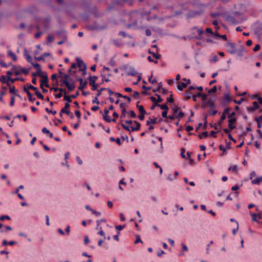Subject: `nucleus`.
Wrapping results in <instances>:
<instances>
[{
	"mask_svg": "<svg viewBox=\"0 0 262 262\" xmlns=\"http://www.w3.org/2000/svg\"><path fill=\"white\" fill-rule=\"evenodd\" d=\"M226 47L228 48V52L232 54H235L237 52L236 45L233 42H228Z\"/></svg>",
	"mask_w": 262,
	"mask_h": 262,
	"instance_id": "1",
	"label": "nucleus"
},
{
	"mask_svg": "<svg viewBox=\"0 0 262 262\" xmlns=\"http://www.w3.org/2000/svg\"><path fill=\"white\" fill-rule=\"evenodd\" d=\"M77 62V66L79 68H81L83 66L82 68L80 69L79 70L80 71L83 72V75H85L86 74V66L85 64L84 63L82 60H81L80 58H77L76 59Z\"/></svg>",
	"mask_w": 262,
	"mask_h": 262,
	"instance_id": "2",
	"label": "nucleus"
},
{
	"mask_svg": "<svg viewBox=\"0 0 262 262\" xmlns=\"http://www.w3.org/2000/svg\"><path fill=\"white\" fill-rule=\"evenodd\" d=\"M195 30L196 31L197 33H198V35H194L192 36V37L198 39H201V35L204 33V31L202 29L199 28L198 27H194L192 29V31H195Z\"/></svg>",
	"mask_w": 262,
	"mask_h": 262,
	"instance_id": "3",
	"label": "nucleus"
},
{
	"mask_svg": "<svg viewBox=\"0 0 262 262\" xmlns=\"http://www.w3.org/2000/svg\"><path fill=\"white\" fill-rule=\"evenodd\" d=\"M63 83L66 85L69 91H73L75 88V85L74 83H70L69 81L62 80Z\"/></svg>",
	"mask_w": 262,
	"mask_h": 262,
	"instance_id": "4",
	"label": "nucleus"
},
{
	"mask_svg": "<svg viewBox=\"0 0 262 262\" xmlns=\"http://www.w3.org/2000/svg\"><path fill=\"white\" fill-rule=\"evenodd\" d=\"M196 96L199 97H201L204 101H206V99H207V95L206 94H202L201 93H198L195 95H193L192 96V99L193 101H196Z\"/></svg>",
	"mask_w": 262,
	"mask_h": 262,
	"instance_id": "5",
	"label": "nucleus"
},
{
	"mask_svg": "<svg viewBox=\"0 0 262 262\" xmlns=\"http://www.w3.org/2000/svg\"><path fill=\"white\" fill-rule=\"evenodd\" d=\"M41 77L42 78V79L40 80V82L44 83L45 86L46 88H50V85L48 84L49 78L47 75H46L45 76L42 75Z\"/></svg>",
	"mask_w": 262,
	"mask_h": 262,
	"instance_id": "6",
	"label": "nucleus"
},
{
	"mask_svg": "<svg viewBox=\"0 0 262 262\" xmlns=\"http://www.w3.org/2000/svg\"><path fill=\"white\" fill-rule=\"evenodd\" d=\"M252 104H253V106L252 107H247V110L248 111H249V112L250 111L254 112L256 110H257V109H258L259 108V105H258V103L256 101H254L252 103Z\"/></svg>",
	"mask_w": 262,
	"mask_h": 262,
	"instance_id": "7",
	"label": "nucleus"
},
{
	"mask_svg": "<svg viewBox=\"0 0 262 262\" xmlns=\"http://www.w3.org/2000/svg\"><path fill=\"white\" fill-rule=\"evenodd\" d=\"M24 55L25 58L27 59V61L30 63L32 62V58L31 56L29 55V52L25 50L24 53Z\"/></svg>",
	"mask_w": 262,
	"mask_h": 262,
	"instance_id": "8",
	"label": "nucleus"
},
{
	"mask_svg": "<svg viewBox=\"0 0 262 262\" xmlns=\"http://www.w3.org/2000/svg\"><path fill=\"white\" fill-rule=\"evenodd\" d=\"M236 121V119L235 118H233V119H229L228 120V127L229 128L232 130L235 128V126L233 125V123L235 122Z\"/></svg>",
	"mask_w": 262,
	"mask_h": 262,
	"instance_id": "9",
	"label": "nucleus"
},
{
	"mask_svg": "<svg viewBox=\"0 0 262 262\" xmlns=\"http://www.w3.org/2000/svg\"><path fill=\"white\" fill-rule=\"evenodd\" d=\"M134 123L136 124V127L130 126L131 132L139 130L141 127V124L139 122L134 121Z\"/></svg>",
	"mask_w": 262,
	"mask_h": 262,
	"instance_id": "10",
	"label": "nucleus"
},
{
	"mask_svg": "<svg viewBox=\"0 0 262 262\" xmlns=\"http://www.w3.org/2000/svg\"><path fill=\"white\" fill-rule=\"evenodd\" d=\"M50 55V53H44L40 56L38 57H35V59L37 61H40L44 60L45 58Z\"/></svg>",
	"mask_w": 262,
	"mask_h": 262,
	"instance_id": "11",
	"label": "nucleus"
},
{
	"mask_svg": "<svg viewBox=\"0 0 262 262\" xmlns=\"http://www.w3.org/2000/svg\"><path fill=\"white\" fill-rule=\"evenodd\" d=\"M98 79V77L96 76H90L89 78V84L94 85L96 84V81Z\"/></svg>",
	"mask_w": 262,
	"mask_h": 262,
	"instance_id": "12",
	"label": "nucleus"
},
{
	"mask_svg": "<svg viewBox=\"0 0 262 262\" xmlns=\"http://www.w3.org/2000/svg\"><path fill=\"white\" fill-rule=\"evenodd\" d=\"M206 104L209 106L211 109H214L215 108V103L214 101L211 99H209L208 101H206Z\"/></svg>",
	"mask_w": 262,
	"mask_h": 262,
	"instance_id": "13",
	"label": "nucleus"
},
{
	"mask_svg": "<svg viewBox=\"0 0 262 262\" xmlns=\"http://www.w3.org/2000/svg\"><path fill=\"white\" fill-rule=\"evenodd\" d=\"M87 84L88 81L86 80L83 81V79L82 80H80V86H79L78 89L80 90H82L86 86Z\"/></svg>",
	"mask_w": 262,
	"mask_h": 262,
	"instance_id": "14",
	"label": "nucleus"
},
{
	"mask_svg": "<svg viewBox=\"0 0 262 262\" xmlns=\"http://www.w3.org/2000/svg\"><path fill=\"white\" fill-rule=\"evenodd\" d=\"M127 74L128 75L134 76L137 74V72L134 68L130 67L129 68V71L127 72Z\"/></svg>",
	"mask_w": 262,
	"mask_h": 262,
	"instance_id": "15",
	"label": "nucleus"
},
{
	"mask_svg": "<svg viewBox=\"0 0 262 262\" xmlns=\"http://www.w3.org/2000/svg\"><path fill=\"white\" fill-rule=\"evenodd\" d=\"M66 92H64V94H63V100L64 101H67V103H70L72 102V97H71V96H68L66 94Z\"/></svg>",
	"mask_w": 262,
	"mask_h": 262,
	"instance_id": "16",
	"label": "nucleus"
},
{
	"mask_svg": "<svg viewBox=\"0 0 262 262\" xmlns=\"http://www.w3.org/2000/svg\"><path fill=\"white\" fill-rule=\"evenodd\" d=\"M1 81L3 83H6L7 85L8 86H10V83H9L8 81L9 80H8V78H6V76L5 75H2V78H1Z\"/></svg>",
	"mask_w": 262,
	"mask_h": 262,
	"instance_id": "17",
	"label": "nucleus"
},
{
	"mask_svg": "<svg viewBox=\"0 0 262 262\" xmlns=\"http://www.w3.org/2000/svg\"><path fill=\"white\" fill-rule=\"evenodd\" d=\"M224 100L227 103L230 102L231 98L230 95L229 94H225L224 96Z\"/></svg>",
	"mask_w": 262,
	"mask_h": 262,
	"instance_id": "18",
	"label": "nucleus"
},
{
	"mask_svg": "<svg viewBox=\"0 0 262 262\" xmlns=\"http://www.w3.org/2000/svg\"><path fill=\"white\" fill-rule=\"evenodd\" d=\"M70 105L69 103H66L65 104H64V106L63 107V108H62L61 111V113H66L68 111V109L70 107Z\"/></svg>",
	"mask_w": 262,
	"mask_h": 262,
	"instance_id": "19",
	"label": "nucleus"
},
{
	"mask_svg": "<svg viewBox=\"0 0 262 262\" xmlns=\"http://www.w3.org/2000/svg\"><path fill=\"white\" fill-rule=\"evenodd\" d=\"M187 84L185 82H182L180 84L177 86V88L180 91H182L184 88H186Z\"/></svg>",
	"mask_w": 262,
	"mask_h": 262,
	"instance_id": "20",
	"label": "nucleus"
},
{
	"mask_svg": "<svg viewBox=\"0 0 262 262\" xmlns=\"http://www.w3.org/2000/svg\"><path fill=\"white\" fill-rule=\"evenodd\" d=\"M31 64L34 67V68L37 71H41V67L39 64L37 63H34L33 62H32Z\"/></svg>",
	"mask_w": 262,
	"mask_h": 262,
	"instance_id": "21",
	"label": "nucleus"
},
{
	"mask_svg": "<svg viewBox=\"0 0 262 262\" xmlns=\"http://www.w3.org/2000/svg\"><path fill=\"white\" fill-rule=\"evenodd\" d=\"M8 55L11 57L14 61H16L17 57L16 55L13 53L11 51H9L8 52Z\"/></svg>",
	"mask_w": 262,
	"mask_h": 262,
	"instance_id": "22",
	"label": "nucleus"
},
{
	"mask_svg": "<svg viewBox=\"0 0 262 262\" xmlns=\"http://www.w3.org/2000/svg\"><path fill=\"white\" fill-rule=\"evenodd\" d=\"M179 110V107L178 105H174L172 108V113L174 115L177 114L178 113Z\"/></svg>",
	"mask_w": 262,
	"mask_h": 262,
	"instance_id": "23",
	"label": "nucleus"
},
{
	"mask_svg": "<svg viewBox=\"0 0 262 262\" xmlns=\"http://www.w3.org/2000/svg\"><path fill=\"white\" fill-rule=\"evenodd\" d=\"M237 52L235 54H237L239 56H242L244 51V49L243 47H241L240 48L237 49Z\"/></svg>",
	"mask_w": 262,
	"mask_h": 262,
	"instance_id": "24",
	"label": "nucleus"
},
{
	"mask_svg": "<svg viewBox=\"0 0 262 262\" xmlns=\"http://www.w3.org/2000/svg\"><path fill=\"white\" fill-rule=\"evenodd\" d=\"M119 35L120 36H121L123 37H128L129 38H132V36L129 35H127L124 31H120L119 32Z\"/></svg>",
	"mask_w": 262,
	"mask_h": 262,
	"instance_id": "25",
	"label": "nucleus"
},
{
	"mask_svg": "<svg viewBox=\"0 0 262 262\" xmlns=\"http://www.w3.org/2000/svg\"><path fill=\"white\" fill-rule=\"evenodd\" d=\"M226 116L224 115V114H222L221 116L220 121L218 122V125L220 126L222 125V122L226 119Z\"/></svg>",
	"mask_w": 262,
	"mask_h": 262,
	"instance_id": "26",
	"label": "nucleus"
},
{
	"mask_svg": "<svg viewBox=\"0 0 262 262\" xmlns=\"http://www.w3.org/2000/svg\"><path fill=\"white\" fill-rule=\"evenodd\" d=\"M107 64L111 67H115L116 66V61L115 59L113 58H111Z\"/></svg>",
	"mask_w": 262,
	"mask_h": 262,
	"instance_id": "27",
	"label": "nucleus"
},
{
	"mask_svg": "<svg viewBox=\"0 0 262 262\" xmlns=\"http://www.w3.org/2000/svg\"><path fill=\"white\" fill-rule=\"evenodd\" d=\"M35 94L36 95V96L37 97V98L38 99H40L42 100L43 99V98H44L43 96L38 91H37V90L35 92Z\"/></svg>",
	"mask_w": 262,
	"mask_h": 262,
	"instance_id": "28",
	"label": "nucleus"
},
{
	"mask_svg": "<svg viewBox=\"0 0 262 262\" xmlns=\"http://www.w3.org/2000/svg\"><path fill=\"white\" fill-rule=\"evenodd\" d=\"M138 108L141 114H146V112L144 108V107L142 105H140V106H138Z\"/></svg>",
	"mask_w": 262,
	"mask_h": 262,
	"instance_id": "29",
	"label": "nucleus"
},
{
	"mask_svg": "<svg viewBox=\"0 0 262 262\" xmlns=\"http://www.w3.org/2000/svg\"><path fill=\"white\" fill-rule=\"evenodd\" d=\"M184 96L186 100H189L191 97V93L187 91L186 93L184 94Z\"/></svg>",
	"mask_w": 262,
	"mask_h": 262,
	"instance_id": "30",
	"label": "nucleus"
},
{
	"mask_svg": "<svg viewBox=\"0 0 262 262\" xmlns=\"http://www.w3.org/2000/svg\"><path fill=\"white\" fill-rule=\"evenodd\" d=\"M27 95L30 101L33 102L35 100V98L33 97L32 94L30 92L28 93Z\"/></svg>",
	"mask_w": 262,
	"mask_h": 262,
	"instance_id": "31",
	"label": "nucleus"
},
{
	"mask_svg": "<svg viewBox=\"0 0 262 262\" xmlns=\"http://www.w3.org/2000/svg\"><path fill=\"white\" fill-rule=\"evenodd\" d=\"M159 107L161 110H163L164 111H168L169 110V107H168L166 104H159Z\"/></svg>",
	"mask_w": 262,
	"mask_h": 262,
	"instance_id": "32",
	"label": "nucleus"
},
{
	"mask_svg": "<svg viewBox=\"0 0 262 262\" xmlns=\"http://www.w3.org/2000/svg\"><path fill=\"white\" fill-rule=\"evenodd\" d=\"M208 136V133L207 132H204L202 133V135H199V138L200 139H203V137L207 138Z\"/></svg>",
	"mask_w": 262,
	"mask_h": 262,
	"instance_id": "33",
	"label": "nucleus"
},
{
	"mask_svg": "<svg viewBox=\"0 0 262 262\" xmlns=\"http://www.w3.org/2000/svg\"><path fill=\"white\" fill-rule=\"evenodd\" d=\"M167 180L168 181H172L174 180H176V177H172V176L171 174H169L167 176Z\"/></svg>",
	"mask_w": 262,
	"mask_h": 262,
	"instance_id": "34",
	"label": "nucleus"
},
{
	"mask_svg": "<svg viewBox=\"0 0 262 262\" xmlns=\"http://www.w3.org/2000/svg\"><path fill=\"white\" fill-rule=\"evenodd\" d=\"M260 182V177L257 178L255 179L252 181V183L253 184H258Z\"/></svg>",
	"mask_w": 262,
	"mask_h": 262,
	"instance_id": "35",
	"label": "nucleus"
},
{
	"mask_svg": "<svg viewBox=\"0 0 262 262\" xmlns=\"http://www.w3.org/2000/svg\"><path fill=\"white\" fill-rule=\"evenodd\" d=\"M32 76L33 77H36V76H39V77H41L42 76V74H41V71H36V73H33L32 74Z\"/></svg>",
	"mask_w": 262,
	"mask_h": 262,
	"instance_id": "36",
	"label": "nucleus"
},
{
	"mask_svg": "<svg viewBox=\"0 0 262 262\" xmlns=\"http://www.w3.org/2000/svg\"><path fill=\"white\" fill-rule=\"evenodd\" d=\"M124 227H125V226H124V225H123V226H122V225H118V226H116L115 227L116 229L118 231V234H120L119 231H121V230H122L124 228Z\"/></svg>",
	"mask_w": 262,
	"mask_h": 262,
	"instance_id": "37",
	"label": "nucleus"
},
{
	"mask_svg": "<svg viewBox=\"0 0 262 262\" xmlns=\"http://www.w3.org/2000/svg\"><path fill=\"white\" fill-rule=\"evenodd\" d=\"M216 92V86H213L212 89H210L208 91V93L209 94H211V93H214Z\"/></svg>",
	"mask_w": 262,
	"mask_h": 262,
	"instance_id": "38",
	"label": "nucleus"
},
{
	"mask_svg": "<svg viewBox=\"0 0 262 262\" xmlns=\"http://www.w3.org/2000/svg\"><path fill=\"white\" fill-rule=\"evenodd\" d=\"M217 111L214 109L212 111V112H211V111H209L207 114L208 115L215 116L217 114Z\"/></svg>",
	"mask_w": 262,
	"mask_h": 262,
	"instance_id": "39",
	"label": "nucleus"
},
{
	"mask_svg": "<svg viewBox=\"0 0 262 262\" xmlns=\"http://www.w3.org/2000/svg\"><path fill=\"white\" fill-rule=\"evenodd\" d=\"M27 85L28 89L29 90H34L35 91L37 90V88L36 87H35L30 84H27Z\"/></svg>",
	"mask_w": 262,
	"mask_h": 262,
	"instance_id": "40",
	"label": "nucleus"
},
{
	"mask_svg": "<svg viewBox=\"0 0 262 262\" xmlns=\"http://www.w3.org/2000/svg\"><path fill=\"white\" fill-rule=\"evenodd\" d=\"M56 34L58 36H60V35H62L64 37H65V39H66V34H65V33L63 31H58L56 32Z\"/></svg>",
	"mask_w": 262,
	"mask_h": 262,
	"instance_id": "41",
	"label": "nucleus"
},
{
	"mask_svg": "<svg viewBox=\"0 0 262 262\" xmlns=\"http://www.w3.org/2000/svg\"><path fill=\"white\" fill-rule=\"evenodd\" d=\"M228 170L229 171H232L233 172H236V170H237V166L236 165H233L232 166H230L229 168H228Z\"/></svg>",
	"mask_w": 262,
	"mask_h": 262,
	"instance_id": "42",
	"label": "nucleus"
},
{
	"mask_svg": "<svg viewBox=\"0 0 262 262\" xmlns=\"http://www.w3.org/2000/svg\"><path fill=\"white\" fill-rule=\"evenodd\" d=\"M5 219H7L8 220H10V217L9 215H2L0 216V220L3 221Z\"/></svg>",
	"mask_w": 262,
	"mask_h": 262,
	"instance_id": "43",
	"label": "nucleus"
},
{
	"mask_svg": "<svg viewBox=\"0 0 262 262\" xmlns=\"http://www.w3.org/2000/svg\"><path fill=\"white\" fill-rule=\"evenodd\" d=\"M245 100V99L244 98H241V99L238 101L234 99L233 100V102L235 103V104H241L242 102H243Z\"/></svg>",
	"mask_w": 262,
	"mask_h": 262,
	"instance_id": "44",
	"label": "nucleus"
},
{
	"mask_svg": "<svg viewBox=\"0 0 262 262\" xmlns=\"http://www.w3.org/2000/svg\"><path fill=\"white\" fill-rule=\"evenodd\" d=\"M103 119L107 122H111V117L108 115H107L106 116L103 115Z\"/></svg>",
	"mask_w": 262,
	"mask_h": 262,
	"instance_id": "45",
	"label": "nucleus"
},
{
	"mask_svg": "<svg viewBox=\"0 0 262 262\" xmlns=\"http://www.w3.org/2000/svg\"><path fill=\"white\" fill-rule=\"evenodd\" d=\"M92 213L94 214L96 217H99L101 215L100 212L95 211V210H92Z\"/></svg>",
	"mask_w": 262,
	"mask_h": 262,
	"instance_id": "46",
	"label": "nucleus"
},
{
	"mask_svg": "<svg viewBox=\"0 0 262 262\" xmlns=\"http://www.w3.org/2000/svg\"><path fill=\"white\" fill-rule=\"evenodd\" d=\"M6 92L5 91H1L0 92V101L3 102V96L5 95Z\"/></svg>",
	"mask_w": 262,
	"mask_h": 262,
	"instance_id": "47",
	"label": "nucleus"
},
{
	"mask_svg": "<svg viewBox=\"0 0 262 262\" xmlns=\"http://www.w3.org/2000/svg\"><path fill=\"white\" fill-rule=\"evenodd\" d=\"M98 234L104 236V238H105V233L104 231L102 230V227H100V231L98 232Z\"/></svg>",
	"mask_w": 262,
	"mask_h": 262,
	"instance_id": "48",
	"label": "nucleus"
},
{
	"mask_svg": "<svg viewBox=\"0 0 262 262\" xmlns=\"http://www.w3.org/2000/svg\"><path fill=\"white\" fill-rule=\"evenodd\" d=\"M121 112H122V114L120 116V118L121 119H123V118L125 117V114L126 113H127V111H126L125 108H123L121 110Z\"/></svg>",
	"mask_w": 262,
	"mask_h": 262,
	"instance_id": "49",
	"label": "nucleus"
},
{
	"mask_svg": "<svg viewBox=\"0 0 262 262\" xmlns=\"http://www.w3.org/2000/svg\"><path fill=\"white\" fill-rule=\"evenodd\" d=\"M167 102H169V103L173 102L174 99H173V98L172 97V94L170 95L169 97H168L167 98Z\"/></svg>",
	"mask_w": 262,
	"mask_h": 262,
	"instance_id": "50",
	"label": "nucleus"
},
{
	"mask_svg": "<svg viewBox=\"0 0 262 262\" xmlns=\"http://www.w3.org/2000/svg\"><path fill=\"white\" fill-rule=\"evenodd\" d=\"M176 116H178L176 118H182V117H184V113L182 112H179V113H177V114H176Z\"/></svg>",
	"mask_w": 262,
	"mask_h": 262,
	"instance_id": "51",
	"label": "nucleus"
},
{
	"mask_svg": "<svg viewBox=\"0 0 262 262\" xmlns=\"http://www.w3.org/2000/svg\"><path fill=\"white\" fill-rule=\"evenodd\" d=\"M257 214H256L255 213L252 214V220L253 221L259 222V221H258L257 220Z\"/></svg>",
	"mask_w": 262,
	"mask_h": 262,
	"instance_id": "52",
	"label": "nucleus"
},
{
	"mask_svg": "<svg viewBox=\"0 0 262 262\" xmlns=\"http://www.w3.org/2000/svg\"><path fill=\"white\" fill-rule=\"evenodd\" d=\"M213 244V241H211L210 242L209 244L207 245V248H206V253L207 254H209V246Z\"/></svg>",
	"mask_w": 262,
	"mask_h": 262,
	"instance_id": "53",
	"label": "nucleus"
},
{
	"mask_svg": "<svg viewBox=\"0 0 262 262\" xmlns=\"http://www.w3.org/2000/svg\"><path fill=\"white\" fill-rule=\"evenodd\" d=\"M63 77L64 78L63 80L69 81V80H72V79L70 78V75L69 74H63Z\"/></svg>",
	"mask_w": 262,
	"mask_h": 262,
	"instance_id": "54",
	"label": "nucleus"
},
{
	"mask_svg": "<svg viewBox=\"0 0 262 262\" xmlns=\"http://www.w3.org/2000/svg\"><path fill=\"white\" fill-rule=\"evenodd\" d=\"M19 79V78H16L15 79H12L10 76H8V80L10 81L12 83H13L15 81L18 80Z\"/></svg>",
	"mask_w": 262,
	"mask_h": 262,
	"instance_id": "55",
	"label": "nucleus"
},
{
	"mask_svg": "<svg viewBox=\"0 0 262 262\" xmlns=\"http://www.w3.org/2000/svg\"><path fill=\"white\" fill-rule=\"evenodd\" d=\"M260 46L259 44H257L255 45V46L253 48V50L254 52H257V51H259L260 50Z\"/></svg>",
	"mask_w": 262,
	"mask_h": 262,
	"instance_id": "56",
	"label": "nucleus"
},
{
	"mask_svg": "<svg viewBox=\"0 0 262 262\" xmlns=\"http://www.w3.org/2000/svg\"><path fill=\"white\" fill-rule=\"evenodd\" d=\"M21 73H24L25 75H27L29 73V70L25 68H21L20 69Z\"/></svg>",
	"mask_w": 262,
	"mask_h": 262,
	"instance_id": "57",
	"label": "nucleus"
},
{
	"mask_svg": "<svg viewBox=\"0 0 262 262\" xmlns=\"http://www.w3.org/2000/svg\"><path fill=\"white\" fill-rule=\"evenodd\" d=\"M75 114L76 116V117L78 118V119H80L81 118V113L79 111L76 110L75 111Z\"/></svg>",
	"mask_w": 262,
	"mask_h": 262,
	"instance_id": "58",
	"label": "nucleus"
},
{
	"mask_svg": "<svg viewBox=\"0 0 262 262\" xmlns=\"http://www.w3.org/2000/svg\"><path fill=\"white\" fill-rule=\"evenodd\" d=\"M230 110V108H229V107H227V108H226L224 110V111H223V114H224V115H225V116H226V114H229V113Z\"/></svg>",
	"mask_w": 262,
	"mask_h": 262,
	"instance_id": "59",
	"label": "nucleus"
},
{
	"mask_svg": "<svg viewBox=\"0 0 262 262\" xmlns=\"http://www.w3.org/2000/svg\"><path fill=\"white\" fill-rule=\"evenodd\" d=\"M106 223V221L104 219H102L100 220H97L96 223L97 224L100 225L101 223Z\"/></svg>",
	"mask_w": 262,
	"mask_h": 262,
	"instance_id": "60",
	"label": "nucleus"
},
{
	"mask_svg": "<svg viewBox=\"0 0 262 262\" xmlns=\"http://www.w3.org/2000/svg\"><path fill=\"white\" fill-rule=\"evenodd\" d=\"M92 103L93 104L96 103L97 104H99L100 103V101L98 100V98L97 97H95L94 99L92 100Z\"/></svg>",
	"mask_w": 262,
	"mask_h": 262,
	"instance_id": "61",
	"label": "nucleus"
},
{
	"mask_svg": "<svg viewBox=\"0 0 262 262\" xmlns=\"http://www.w3.org/2000/svg\"><path fill=\"white\" fill-rule=\"evenodd\" d=\"M178 116H176V115L173 114L172 115H169L167 116V118L168 119H169L170 120H174L175 119H176V118Z\"/></svg>",
	"mask_w": 262,
	"mask_h": 262,
	"instance_id": "62",
	"label": "nucleus"
},
{
	"mask_svg": "<svg viewBox=\"0 0 262 262\" xmlns=\"http://www.w3.org/2000/svg\"><path fill=\"white\" fill-rule=\"evenodd\" d=\"M4 231H10L12 230V228L9 226H5L3 227Z\"/></svg>",
	"mask_w": 262,
	"mask_h": 262,
	"instance_id": "63",
	"label": "nucleus"
},
{
	"mask_svg": "<svg viewBox=\"0 0 262 262\" xmlns=\"http://www.w3.org/2000/svg\"><path fill=\"white\" fill-rule=\"evenodd\" d=\"M255 120L256 122H259L260 123L261 122L262 123V116H260L258 117H256L255 118Z\"/></svg>",
	"mask_w": 262,
	"mask_h": 262,
	"instance_id": "64",
	"label": "nucleus"
}]
</instances>
